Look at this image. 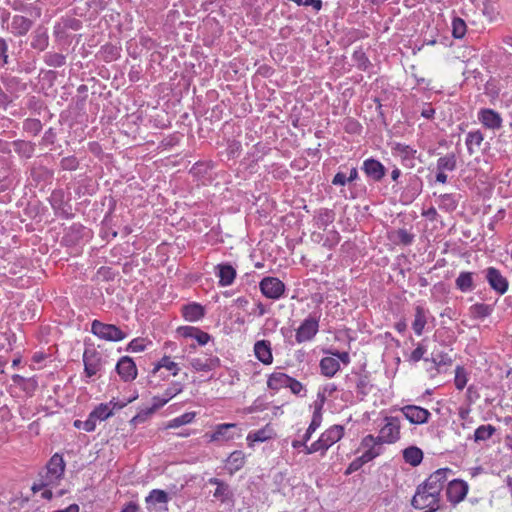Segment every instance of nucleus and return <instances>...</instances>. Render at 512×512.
I'll return each mask as SVG.
<instances>
[{"instance_id": "obj_1", "label": "nucleus", "mask_w": 512, "mask_h": 512, "mask_svg": "<svg viewBox=\"0 0 512 512\" xmlns=\"http://www.w3.org/2000/svg\"><path fill=\"white\" fill-rule=\"evenodd\" d=\"M344 435V427L341 425H334L323 432L320 438L313 442L310 446H305V453L312 454L321 451L323 454L333 444L338 442Z\"/></svg>"}, {"instance_id": "obj_2", "label": "nucleus", "mask_w": 512, "mask_h": 512, "mask_svg": "<svg viewBox=\"0 0 512 512\" xmlns=\"http://www.w3.org/2000/svg\"><path fill=\"white\" fill-rule=\"evenodd\" d=\"M439 502L440 496L438 494L432 493V490L424 484H420L417 486L411 505L419 510L432 509V511H437L440 508Z\"/></svg>"}, {"instance_id": "obj_3", "label": "nucleus", "mask_w": 512, "mask_h": 512, "mask_svg": "<svg viewBox=\"0 0 512 512\" xmlns=\"http://www.w3.org/2000/svg\"><path fill=\"white\" fill-rule=\"evenodd\" d=\"M91 332L106 341L118 342L126 338L127 334L113 324H106L99 320L92 321Z\"/></svg>"}, {"instance_id": "obj_4", "label": "nucleus", "mask_w": 512, "mask_h": 512, "mask_svg": "<svg viewBox=\"0 0 512 512\" xmlns=\"http://www.w3.org/2000/svg\"><path fill=\"white\" fill-rule=\"evenodd\" d=\"M321 313L314 311L302 322L296 331L295 339L298 343L310 341L319 330Z\"/></svg>"}, {"instance_id": "obj_5", "label": "nucleus", "mask_w": 512, "mask_h": 512, "mask_svg": "<svg viewBox=\"0 0 512 512\" xmlns=\"http://www.w3.org/2000/svg\"><path fill=\"white\" fill-rule=\"evenodd\" d=\"M400 420L398 417H385V425L381 428L377 440L379 443L392 444L400 438Z\"/></svg>"}, {"instance_id": "obj_6", "label": "nucleus", "mask_w": 512, "mask_h": 512, "mask_svg": "<svg viewBox=\"0 0 512 512\" xmlns=\"http://www.w3.org/2000/svg\"><path fill=\"white\" fill-rule=\"evenodd\" d=\"M84 373L86 377L92 378L103 369L105 360L101 353L95 349L87 348L83 353Z\"/></svg>"}, {"instance_id": "obj_7", "label": "nucleus", "mask_w": 512, "mask_h": 512, "mask_svg": "<svg viewBox=\"0 0 512 512\" xmlns=\"http://www.w3.org/2000/svg\"><path fill=\"white\" fill-rule=\"evenodd\" d=\"M65 467L62 455L55 453L47 462L43 476L53 485H57L64 475Z\"/></svg>"}, {"instance_id": "obj_8", "label": "nucleus", "mask_w": 512, "mask_h": 512, "mask_svg": "<svg viewBox=\"0 0 512 512\" xmlns=\"http://www.w3.org/2000/svg\"><path fill=\"white\" fill-rule=\"evenodd\" d=\"M259 288L266 298L273 300L280 299L285 292V284L279 278L272 276L264 277L259 283Z\"/></svg>"}, {"instance_id": "obj_9", "label": "nucleus", "mask_w": 512, "mask_h": 512, "mask_svg": "<svg viewBox=\"0 0 512 512\" xmlns=\"http://www.w3.org/2000/svg\"><path fill=\"white\" fill-rule=\"evenodd\" d=\"M485 279L488 282L490 288L498 293L499 295H503L507 292L509 287V282L506 277H504L501 272L495 267H488L484 271Z\"/></svg>"}, {"instance_id": "obj_10", "label": "nucleus", "mask_w": 512, "mask_h": 512, "mask_svg": "<svg viewBox=\"0 0 512 512\" xmlns=\"http://www.w3.org/2000/svg\"><path fill=\"white\" fill-rule=\"evenodd\" d=\"M400 410L410 423L417 425L427 423L431 416L427 409L416 405H406Z\"/></svg>"}, {"instance_id": "obj_11", "label": "nucleus", "mask_w": 512, "mask_h": 512, "mask_svg": "<svg viewBox=\"0 0 512 512\" xmlns=\"http://www.w3.org/2000/svg\"><path fill=\"white\" fill-rule=\"evenodd\" d=\"M452 473L449 468H441L433 472L423 483L427 488L440 496V493L447 482V475Z\"/></svg>"}, {"instance_id": "obj_12", "label": "nucleus", "mask_w": 512, "mask_h": 512, "mask_svg": "<svg viewBox=\"0 0 512 512\" xmlns=\"http://www.w3.org/2000/svg\"><path fill=\"white\" fill-rule=\"evenodd\" d=\"M468 485L465 481L454 479L448 483L446 495L448 501L457 504L461 502L467 495Z\"/></svg>"}, {"instance_id": "obj_13", "label": "nucleus", "mask_w": 512, "mask_h": 512, "mask_svg": "<svg viewBox=\"0 0 512 512\" xmlns=\"http://www.w3.org/2000/svg\"><path fill=\"white\" fill-rule=\"evenodd\" d=\"M115 369L120 378L125 382L132 381L137 376L136 364L129 356L121 357L117 362Z\"/></svg>"}, {"instance_id": "obj_14", "label": "nucleus", "mask_w": 512, "mask_h": 512, "mask_svg": "<svg viewBox=\"0 0 512 512\" xmlns=\"http://www.w3.org/2000/svg\"><path fill=\"white\" fill-rule=\"evenodd\" d=\"M479 122L487 129L498 130L502 127L501 115L490 108H482L478 112Z\"/></svg>"}, {"instance_id": "obj_15", "label": "nucleus", "mask_w": 512, "mask_h": 512, "mask_svg": "<svg viewBox=\"0 0 512 512\" xmlns=\"http://www.w3.org/2000/svg\"><path fill=\"white\" fill-rule=\"evenodd\" d=\"M362 170L366 176L375 182H379L386 174L385 166L374 158H368L363 162Z\"/></svg>"}, {"instance_id": "obj_16", "label": "nucleus", "mask_w": 512, "mask_h": 512, "mask_svg": "<svg viewBox=\"0 0 512 512\" xmlns=\"http://www.w3.org/2000/svg\"><path fill=\"white\" fill-rule=\"evenodd\" d=\"M33 26V21L22 15H14L7 29L14 36H25Z\"/></svg>"}, {"instance_id": "obj_17", "label": "nucleus", "mask_w": 512, "mask_h": 512, "mask_svg": "<svg viewBox=\"0 0 512 512\" xmlns=\"http://www.w3.org/2000/svg\"><path fill=\"white\" fill-rule=\"evenodd\" d=\"M189 364L195 371L208 372L220 366V359L215 356L195 357L189 360Z\"/></svg>"}, {"instance_id": "obj_18", "label": "nucleus", "mask_w": 512, "mask_h": 512, "mask_svg": "<svg viewBox=\"0 0 512 512\" xmlns=\"http://www.w3.org/2000/svg\"><path fill=\"white\" fill-rule=\"evenodd\" d=\"M215 274L219 277V285L222 287L231 285L236 278V270L229 263H221L215 267Z\"/></svg>"}, {"instance_id": "obj_19", "label": "nucleus", "mask_w": 512, "mask_h": 512, "mask_svg": "<svg viewBox=\"0 0 512 512\" xmlns=\"http://www.w3.org/2000/svg\"><path fill=\"white\" fill-rule=\"evenodd\" d=\"M255 357L264 365H270L273 362L271 343L268 340H259L254 344Z\"/></svg>"}, {"instance_id": "obj_20", "label": "nucleus", "mask_w": 512, "mask_h": 512, "mask_svg": "<svg viewBox=\"0 0 512 512\" xmlns=\"http://www.w3.org/2000/svg\"><path fill=\"white\" fill-rule=\"evenodd\" d=\"M239 429L236 424L233 423H225L220 424L216 427V430L213 432L211 439L214 441H228L235 437L238 434Z\"/></svg>"}, {"instance_id": "obj_21", "label": "nucleus", "mask_w": 512, "mask_h": 512, "mask_svg": "<svg viewBox=\"0 0 512 512\" xmlns=\"http://www.w3.org/2000/svg\"><path fill=\"white\" fill-rule=\"evenodd\" d=\"M31 47L40 52L44 51L49 45V35L47 28L38 26L31 35Z\"/></svg>"}, {"instance_id": "obj_22", "label": "nucleus", "mask_w": 512, "mask_h": 512, "mask_svg": "<svg viewBox=\"0 0 512 512\" xmlns=\"http://www.w3.org/2000/svg\"><path fill=\"white\" fill-rule=\"evenodd\" d=\"M475 276H478L477 273L462 271L458 275L455 280V286L458 290L463 293L471 292L475 289Z\"/></svg>"}, {"instance_id": "obj_23", "label": "nucleus", "mask_w": 512, "mask_h": 512, "mask_svg": "<svg viewBox=\"0 0 512 512\" xmlns=\"http://www.w3.org/2000/svg\"><path fill=\"white\" fill-rule=\"evenodd\" d=\"M393 150L400 155L402 162L405 166L410 168L414 167V159L417 153L415 149H413L409 145L396 143L395 146L393 147Z\"/></svg>"}, {"instance_id": "obj_24", "label": "nucleus", "mask_w": 512, "mask_h": 512, "mask_svg": "<svg viewBox=\"0 0 512 512\" xmlns=\"http://www.w3.org/2000/svg\"><path fill=\"white\" fill-rule=\"evenodd\" d=\"M245 464V455L242 451L232 452L226 460V470L230 475L239 471Z\"/></svg>"}, {"instance_id": "obj_25", "label": "nucleus", "mask_w": 512, "mask_h": 512, "mask_svg": "<svg viewBox=\"0 0 512 512\" xmlns=\"http://www.w3.org/2000/svg\"><path fill=\"white\" fill-rule=\"evenodd\" d=\"M379 455V452L375 450L374 447H370L366 452H364L360 457L354 459L348 469L347 474L352 473L354 471H357L360 469L365 463H368L369 461L373 460L376 456Z\"/></svg>"}, {"instance_id": "obj_26", "label": "nucleus", "mask_w": 512, "mask_h": 512, "mask_svg": "<svg viewBox=\"0 0 512 512\" xmlns=\"http://www.w3.org/2000/svg\"><path fill=\"white\" fill-rule=\"evenodd\" d=\"M182 312L183 317L190 322L198 321L205 315L203 306L198 303L183 306Z\"/></svg>"}, {"instance_id": "obj_27", "label": "nucleus", "mask_w": 512, "mask_h": 512, "mask_svg": "<svg viewBox=\"0 0 512 512\" xmlns=\"http://www.w3.org/2000/svg\"><path fill=\"white\" fill-rule=\"evenodd\" d=\"M340 369L339 361L332 357H324L320 361L321 373L326 377H333Z\"/></svg>"}, {"instance_id": "obj_28", "label": "nucleus", "mask_w": 512, "mask_h": 512, "mask_svg": "<svg viewBox=\"0 0 512 512\" xmlns=\"http://www.w3.org/2000/svg\"><path fill=\"white\" fill-rule=\"evenodd\" d=\"M291 377L282 372L272 373L268 380L267 386L272 390H279L281 388H287Z\"/></svg>"}, {"instance_id": "obj_29", "label": "nucleus", "mask_w": 512, "mask_h": 512, "mask_svg": "<svg viewBox=\"0 0 512 512\" xmlns=\"http://www.w3.org/2000/svg\"><path fill=\"white\" fill-rule=\"evenodd\" d=\"M14 151L21 157L29 159L33 156L35 145L25 140H15L12 143Z\"/></svg>"}, {"instance_id": "obj_30", "label": "nucleus", "mask_w": 512, "mask_h": 512, "mask_svg": "<svg viewBox=\"0 0 512 512\" xmlns=\"http://www.w3.org/2000/svg\"><path fill=\"white\" fill-rule=\"evenodd\" d=\"M166 403L167 399L163 400L160 404H153L151 407L141 410L130 420L131 425L136 427L138 424L144 423L157 409Z\"/></svg>"}, {"instance_id": "obj_31", "label": "nucleus", "mask_w": 512, "mask_h": 512, "mask_svg": "<svg viewBox=\"0 0 512 512\" xmlns=\"http://www.w3.org/2000/svg\"><path fill=\"white\" fill-rule=\"evenodd\" d=\"M403 458L411 466H418L423 460V452L416 446H410L403 450Z\"/></svg>"}, {"instance_id": "obj_32", "label": "nucleus", "mask_w": 512, "mask_h": 512, "mask_svg": "<svg viewBox=\"0 0 512 512\" xmlns=\"http://www.w3.org/2000/svg\"><path fill=\"white\" fill-rule=\"evenodd\" d=\"M356 393L359 401H363L364 398L370 393L372 385L366 375L357 376L356 380Z\"/></svg>"}, {"instance_id": "obj_33", "label": "nucleus", "mask_w": 512, "mask_h": 512, "mask_svg": "<svg viewBox=\"0 0 512 512\" xmlns=\"http://www.w3.org/2000/svg\"><path fill=\"white\" fill-rule=\"evenodd\" d=\"M484 135L480 130L470 131L466 137V146L468 153L473 155L475 153L474 147L479 148L483 143Z\"/></svg>"}, {"instance_id": "obj_34", "label": "nucleus", "mask_w": 512, "mask_h": 512, "mask_svg": "<svg viewBox=\"0 0 512 512\" xmlns=\"http://www.w3.org/2000/svg\"><path fill=\"white\" fill-rule=\"evenodd\" d=\"M493 310V305L476 303L470 307V314L475 319H483L490 316Z\"/></svg>"}, {"instance_id": "obj_35", "label": "nucleus", "mask_w": 512, "mask_h": 512, "mask_svg": "<svg viewBox=\"0 0 512 512\" xmlns=\"http://www.w3.org/2000/svg\"><path fill=\"white\" fill-rule=\"evenodd\" d=\"M322 422V412L321 405H316L315 410L313 412L311 423L304 434V440L309 441L312 434L316 431V429L321 425Z\"/></svg>"}, {"instance_id": "obj_36", "label": "nucleus", "mask_w": 512, "mask_h": 512, "mask_svg": "<svg viewBox=\"0 0 512 512\" xmlns=\"http://www.w3.org/2000/svg\"><path fill=\"white\" fill-rule=\"evenodd\" d=\"M457 167V159L454 153H448L437 160V171H453Z\"/></svg>"}, {"instance_id": "obj_37", "label": "nucleus", "mask_w": 512, "mask_h": 512, "mask_svg": "<svg viewBox=\"0 0 512 512\" xmlns=\"http://www.w3.org/2000/svg\"><path fill=\"white\" fill-rule=\"evenodd\" d=\"M425 310L421 306L415 308V319L412 323V328L417 335H421L426 325Z\"/></svg>"}, {"instance_id": "obj_38", "label": "nucleus", "mask_w": 512, "mask_h": 512, "mask_svg": "<svg viewBox=\"0 0 512 512\" xmlns=\"http://www.w3.org/2000/svg\"><path fill=\"white\" fill-rule=\"evenodd\" d=\"M495 432L496 428L493 425H481L475 430L473 440L475 442L489 440L495 434Z\"/></svg>"}, {"instance_id": "obj_39", "label": "nucleus", "mask_w": 512, "mask_h": 512, "mask_svg": "<svg viewBox=\"0 0 512 512\" xmlns=\"http://www.w3.org/2000/svg\"><path fill=\"white\" fill-rule=\"evenodd\" d=\"M273 434V429L269 425H267L262 429L249 433L247 436V440L253 442H264L266 440L271 439L273 437Z\"/></svg>"}, {"instance_id": "obj_40", "label": "nucleus", "mask_w": 512, "mask_h": 512, "mask_svg": "<svg viewBox=\"0 0 512 512\" xmlns=\"http://www.w3.org/2000/svg\"><path fill=\"white\" fill-rule=\"evenodd\" d=\"M120 50V47L107 43L101 47L100 53L104 61L111 62L120 57Z\"/></svg>"}, {"instance_id": "obj_41", "label": "nucleus", "mask_w": 512, "mask_h": 512, "mask_svg": "<svg viewBox=\"0 0 512 512\" xmlns=\"http://www.w3.org/2000/svg\"><path fill=\"white\" fill-rule=\"evenodd\" d=\"M43 60L49 67H62L66 63V56L61 53L48 52L44 55Z\"/></svg>"}, {"instance_id": "obj_42", "label": "nucleus", "mask_w": 512, "mask_h": 512, "mask_svg": "<svg viewBox=\"0 0 512 512\" xmlns=\"http://www.w3.org/2000/svg\"><path fill=\"white\" fill-rule=\"evenodd\" d=\"M352 61L354 62V65L362 71L368 70L371 66L370 60L361 48L354 51L352 55Z\"/></svg>"}, {"instance_id": "obj_43", "label": "nucleus", "mask_w": 512, "mask_h": 512, "mask_svg": "<svg viewBox=\"0 0 512 512\" xmlns=\"http://www.w3.org/2000/svg\"><path fill=\"white\" fill-rule=\"evenodd\" d=\"M458 206V201L453 194H443L439 196V208L446 212H453Z\"/></svg>"}, {"instance_id": "obj_44", "label": "nucleus", "mask_w": 512, "mask_h": 512, "mask_svg": "<svg viewBox=\"0 0 512 512\" xmlns=\"http://www.w3.org/2000/svg\"><path fill=\"white\" fill-rule=\"evenodd\" d=\"M161 368H166L167 370L172 372L173 376H176L179 373V367L178 364L171 361L170 357L164 356L158 364L154 367L152 373H157Z\"/></svg>"}, {"instance_id": "obj_45", "label": "nucleus", "mask_w": 512, "mask_h": 512, "mask_svg": "<svg viewBox=\"0 0 512 512\" xmlns=\"http://www.w3.org/2000/svg\"><path fill=\"white\" fill-rule=\"evenodd\" d=\"M168 494L164 490L154 489L146 497V502L151 504H164L168 502Z\"/></svg>"}, {"instance_id": "obj_46", "label": "nucleus", "mask_w": 512, "mask_h": 512, "mask_svg": "<svg viewBox=\"0 0 512 512\" xmlns=\"http://www.w3.org/2000/svg\"><path fill=\"white\" fill-rule=\"evenodd\" d=\"M194 418H195V413L194 412L184 413L181 416H178V417L172 419L168 423L167 428H178V427H180L182 425L189 424V423H191L193 421Z\"/></svg>"}, {"instance_id": "obj_47", "label": "nucleus", "mask_w": 512, "mask_h": 512, "mask_svg": "<svg viewBox=\"0 0 512 512\" xmlns=\"http://www.w3.org/2000/svg\"><path fill=\"white\" fill-rule=\"evenodd\" d=\"M24 131L36 136L42 130V123L39 119L29 118L23 122Z\"/></svg>"}, {"instance_id": "obj_48", "label": "nucleus", "mask_w": 512, "mask_h": 512, "mask_svg": "<svg viewBox=\"0 0 512 512\" xmlns=\"http://www.w3.org/2000/svg\"><path fill=\"white\" fill-rule=\"evenodd\" d=\"M334 221V212L329 209H323L320 211L317 217V224L319 227L326 229Z\"/></svg>"}, {"instance_id": "obj_49", "label": "nucleus", "mask_w": 512, "mask_h": 512, "mask_svg": "<svg viewBox=\"0 0 512 512\" xmlns=\"http://www.w3.org/2000/svg\"><path fill=\"white\" fill-rule=\"evenodd\" d=\"M94 416L99 419V421H104L113 415L110 404L101 403L93 409Z\"/></svg>"}, {"instance_id": "obj_50", "label": "nucleus", "mask_w": 512, "mask_h": 512, "mask_svg": "<svg viewBox=\"0 0 512 512\" xmlns=\"http://www.w3.org/2000/svg\"><path fill=\"white\" fill-rule=\"evenodd\" d=\"M466 23L463 19L456 17L452 21V35L454 38H462L466 33Z\"/></svg>"}, {"instance_id": "obj_51", "label": "nucleus", "mask_w": 512, "mask_h": 512, "mask_svg": "<svg viewBox=\"0 0 512 512\" xmlns=\"http://www.w3.org/2000/svg\"><path fill=\"white\" fill-rule=\"evenodd\" d=\"M233 496V493L228 484L223 483L221 486L217 487L214 492V497L219 499L221 502H226L230 500Z\"/></svg>"}, {"instance_id": "obj_52", "label": "nucleus", "mask_w": 512, "mask_h": 512, "mask_svg": "<svg viewBox=\"0 0 512 512\" xmlns=\"http://www.w3.org/2000/svg\"><path fill=\"white\" fill-rule=\"evenodd\" d=\"M467 381H468V379H467V373H466L465 369L461 366H457V368L455 370V379H454L455 387L458 390H462L466 386Z\"/></svg>"}, {"instance_id": "obj_53", "label": "nucleus", "mask_w": 512, "mask_h": 512, "mask_svg": "<svg viewBox=\"0 0 512 512\" xmlns=\"http://www.w3.org/2000/svg\"><path fill=\"white\" fill-rule=\"evenodd\" d=\"M431 360L437 367L451 365L452 363L449 354L443 352H433Z\"/></svg>"}, {"instance_id": "obj_54", "label": "nucleus", "mask_w": 512, "mask_h": 512, "mask_svg": "<svg viewBox=\"0 0 512 512\" xmlns=\"http://www.w3.org/2000/svg\"><path fill=\"white\" fill-rule=\"evenodd\" d=\"M8 49L7 41L0 37V68H4L9 63Z\"/></svg>"}, {"instance_id": "obj_55", "label": "nucleus", "mask_w": 512, "mask_h": 512, "mask_svg": "<svg viewBox=\"0 0 512 512\" xmlns=\"http://www.w3.org/2000/svg\"><path fill=\"white\" fill-rule=\"evenodd\" d=\"M60 166L63 170L74 171L79 166V161L75 156H68L61 160Z\"/></svg>"}, {"instance_id": "obj_56", "label": "nucleus", "mask_w": 512, "mask_h": 512, "mask_svg": "<svg viewBox=\"0 0 512 512\" xmlns=\"http://www.w3.org/2000/svg\"><path fill=\"white\" fill-rule=\"evenodd\" d=\"M291 390V392L298 396H305L306 390L304 389V386L302 383H300L298 380L291 377L289 384L287 386Z\"/></svg>"}, {"instance_id": "obj_57", "label": "nucleus", "mask_w": 512, "mask_h": 512, "mask_svg": "<svg viewBox=\"0 0 512 512\" xmlns=\"http://www.w3.org/2000/svg\"><path fill=\"white\" fill-rule=\"evenodd\" d=\"M397 239L403 245H410L414 240V235L406 229H399L397 231Z\"/></svg>"}, {"instance_id": "obj_58", "label": "nucleus", "mask_w": 512, "mask_h": 512, "mask_svg": "<svg viewBox=\"0 0 512 512\" xmlns=\"http://www.w3.org/2000/svg\"><path fill=\"white\" fill-rule=\"evenodd\" d=\"M145 344L144 339L142 338H135L133 339L127 346L126 350L130 352H141L144 351Z\"/></svg>"}, {"instance_id": "obj_59", "label": "nucleus", "mask_w": 512, "mask_h": 512, "mask_svg": "<svg viewBox=\"0 0 512 512\" xmlns=\"http://www.w3.org/2000/svg\"><path fill=\"white\" fill-rule=\"evenodd\" d=\"M53 484L48 481L44 476H43V472H40L39 473V482L38 483H34L32 485V491L35 493V492H38V491H41L43 490L45 487H48V486H52Z\"/></svg>"}, {"instance_id": "obj_60", "label": "nucleus", "mask_w": 512, "mask_h": 512, "mask_svg": "<svg viewBox=\"0 0 512 512\" xmlns=\"http://www.w3.org/2000/svg\"><path fill=\"white\" fill-rule=\"evenodd\" d=\"M425 352H426L425 347L422 345H418V347L412 351V353L410 355V361H412L414 363L420 361L423 358Z\"/></svg>"}, {"instance_id": "obj_61", "label": "nucleus", "mask_w": 512, "mask_h": 512, "mask_svg": "<svg viewBox=\"0 0 512 512\" xmlns=\"http://www.w3.org/2000/svg\"><path fill=\"white\" fill-rule=\"evenodd\" d=\"M197 329L198 328L192 326H183L178 329V332L185 338H194L195 333H197Z\"/></svg>"}, {"instance_id": "obj_62", "label": "nucleus", "mask_w": 512, "mask_h": 512, "mask_svg": "<svg viewBox=\"0 0 512 512\" xmlns=\"http://www.w3.org/2000/svg\"><path fill=\"white\" fill-rule=\"evenodd\" d=\"M210 338H211V336L208 333L200 330L199 328L197 329V333H195V335H194V339L197 340L199 345L207 344L209 342Z\"/></svg>"}, {"instance_id": "obj_63", "label": "nucleus", "mask_w": 512, "mask_h": 512, "mask_svg": "<svg viewBox=\"0 0 512 512\" xmlns=\"http://www.w3.org/2000/svg\"><path fill=\"white\" fill-rule=\"evenodd\" d=\"M330 353L334 358H336L338 361H341L344 365H348L350 363V355L348 352H340L336 350Z\"/></svg>"}, {"instance_id": "obj_64", "label": "nucleus", "mask_w": 512, "mask_h": 512, "mask_svg": "<svg viewBox=\"0 0 512 512\" xmlns=\"http://www.w3.org/2000/svg\"><path fill=\"white\" fill-rule=\"evenodd\" d=\"M348 182V177L346 174L342 172H338L335 174L334 178L332 179V184L335 186H344Z\"/></svg>"}]
</instances>
